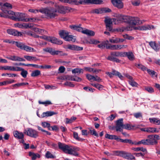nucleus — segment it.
<instances>
[{
    "mask_svg": "<svg viewBox=\"0 0 160 160\" xmlns=\"http://www.w3.org/2000/svg\"><path fill=\"white\" fill-rule=\"evenodd\" d=\"M58 144L59 148L65 153L75 156L78 155V152L79 150V148H78L73 147L71 146L66 145L60 142H58Z\"/></svg>",
    "mask_w": 160,
    "mask_h": 160,
    "instance_id": "1",
    "label": "nucleus"
},
{
    "mask_svg": "<svg viewBox=\"0 0 160 160\" xmlns=\"http://www.w3.org/2000/svg\"><path fill=\"white\" fill-rule=\"evenodd\" d=\"M39 12L44 14L47 18L50 19L54 18L58 15L56 8L52 7L42 8L39 10Z\"/></svg>",
    "mask_w": 160,
    "mask_h": 160,
    "instance_id": "2",
    "label": "nucleus"
},
{
    "mask_svg": "<svg viewBox=\"0 0 160 160\" xmlns=\"http://www.w3.org/2000/svg\"><path fill=\"white\" fill-rule=\"evenodd\" d=\"M24 133L33 138H37L39 136L38 132L31 128H27L24 130Z\"/></svg>",
    "mask_w": 160,
    "mask_h": 160,
    "instance_id": "3",
    "label": "nucleus"
},
{
    "mask_svg": "<svg viewBox=\"0 0 160 160\" xmlns=\"http://www.w3.org/2000/svg\"><path fill=\"white\" fill-rule=\"evenodd\" d=\"M25 14L20 12L15 13L14 16H10L9 18L15 21H25Z\"/></svg>",
    "mask_w": 160,
    "mask_h": 160,
    "instance_id": "4",
    "label": "nucleus"
},
{
    "mask_svg": "<svg viewBox=\"0 0 160 160\" xmlns=\"http://www.w3.org/2000/svg\"><path fill=\"white\" fill-rule=\"evenodd\" d=\"M17 47L27 52H35L36 50L33 48L25 45V43L19 42L17 43Z\"/></svg>",
    "mask_w": 160,
    "mask_h": 160,
    "instance_id": "5",
    "label": "nucleus"
},
{
    "mask_svg": "<svg viewBox=\"0 0 160 160\" xmlns=\"http://www.w3.org/2000/svg\"><path fill=\"white\" fill-rule=\"evenodd\" d=\"M79 1L80 4H101L103 3L102 0H79Z\"/></svg>",
    "mask_w": 160,
    "mask_h": 160,
    "instance_id": "6",
    "label": "nucleus"
},
{
    "mask_svg": "<svg viewBox=\"0 0 160 160\" xmlns=\"http://www.w3.org/2000/svg\"><path fill=\"white\" fill-rule=\"evenodd\" d=\"M104 22L106 24V29L109 31H111L112 29V23L114 18H110L108 17L105 18Z\"/></svg>",
    "mask_w": 160,
    "mask_h": 160,
    "instance_id": "7",
    "label": "nucleus"
},
{
    "mask_svg": "<svg viewBox=\"0 0 160 160\" xmlns=\"http://www.w3.org/2000/svg\"><path fill=\"white\" fill-rule=\"evenodd\" d=\"M128 46L126 45H110L106 46V48L107 49L111 50H118L126 48Z\"/></svg>",
    "mask_w": 160,
    "mask_h": 160,
    "instance_id": "8",
    "label": "nucleus"
},
{
    "mask_svg": "<svg viewBox=\"0 0 160 160\" xmlns=\"http://www.w3.org/2000/svg\"><path fill=\"white\" fill-rule=\"evenodd\" d=\"M122 118H120L116 121V129L117 131L122 132L124 128Z\"/></svg>",
    "mask_w": 160,
    "mask_h": 160,
    "instance_id": "9",
    "label": "nucleus"
},
{
    "mask_svg": "<svg viewBox=\"0 0 160 160\" xmlns=\"http://www.w3.org/2000/svg\"><path fill=\"white\" fill-rule=\"evenodd\" d=\"M113 5L118 9H121L124 7V4L121 0H111Z\"/></svg>",
    "mask_w": 160,
    "mask_h": 160,
    "instance_id": "10",
    "label": "nucleus"
},
{
    "mask_svg": "<svg viewBox=\"0 0 160 160\" xmlns=\"http://www.w3.org/2000/svg\"><path fill=\"white\" fill-rule=\"evenodd\" d=\"M7 32L9 34L14 36H20L22 35V33L21 32L14 29H8L7 30Z\"/></svg>",
    "mask_w": 160,
    "mask_h": 160,
    "instance_id": "11",
    "label": "nucleus"
},
{
    "mask_svg": "<svg viewBox=\"0 0 160 160\" xmlns=\"http://www.w3.org/2000/svg\"><path fill=\"white\" fill-rule=\"evenodd\" d=\"M128 23L132 25H135L139 23V19L138 17H129Z\"/></svg>",
    "mask_w": 160,
    "mask_h": 160,
    "instance_id": "12",
    "label": "nucleus"
},
{
    "mask_svg": "<svg viewBox=\"0 0 160 160\" xmlns=\"http://www.w3.org/2000/svg\"><path fill=\"white\" fill-rule=\"evenodd\" d=\"M68 49L73 51H81L83 49V48L74 45L68 44L66 46Z\"/></svg>",
    "mask_w": 160,
    "mask_h": 160,
    "instance_id": "13",
    "label": "nucleus"
},
{
    "mask_svg": "<svg viewBox=\"0 0 160 160\" xmlns=\"http://www.w3.org/2000/svg\"><path fill=\"white\" fill-rule=\"evenodd\" d=\"M48 41L55 44L61 45L62 43V42L61 40L54 37H49V39H48Z\"/></svg>",
    "mask_w": 160,
    "mask_h": 160,
    "instance_id": "14",
    "label": "nucleus"
},
{
    "mask_svg": "<svg viewBox=\"0 0 160 160\" xmlns=\"http://www.w3.org/2000/svg\"><path fill=\"white\" fill-rule=\"evenodd\" d=\"M123 15L120 14H116L115 17L116 18L113 19V21L115 24H118L119 23L122 22Z\"/></svg>",
    "mask_w": 160,
    "mask_h": 160,
    "instance_id": "15",
    "label": "nucleus"
},
{
    "mask_svg": "<svg viewBox=\"0 0 160 160\" xmlns=\"http://www.w3.org/2000/svg\"><path fill=\"white\" fill-rule=\"evenodd\" d=\"M107 59L110 61L115 62H120V60L119 59L116 58L113 52H111L110 55L109 56Z\"/></svg>",
    "mask_w": 160,
    "mask_h": 160,
    "instance_id": "16",
    "label": "nucleus"
},
{
    "mask_svg": "<svg viewBox=\"0 0 160 160\" xmlns=\"http://www.w3.org/2000/svg\"><path fill=\"white\" fill-rule=\"evenodd\" d=\"M149 45L151 47L156 51L159 50L160 48L158 44L155 42H149Z\"/></svg>",
    "mask_w": 160,
    "mask_h": 160,
    "instance_id": "17",
    "label": "nucleus"
},
{
    "mask_svg": "<svg viewBox=\"0 0 160 160\" xmlns=\"http://www.w3.org/2000/svg\"><path fill=\"white\" fill-rule=\"evenodd\" d=\"M13 133L14 136L19 139H22L24 138V134L22 132H19L18 131H15L13 132Z\"/></svg>",
    "mask_w": 160,
    "mask_h": 160,
    "instance_id": "18",
    "label": "nucleus"
},
{
    "mask_svg": "<svg viewBox=\"0 0 160 160\" xmlns=\"http://www.w3.org/2000/svg\"><path fill=\"white\" fill-rule=\"evenodd\" d=\"M57 112H54L52 111H47L46 112H44L42 113V118L47 117L51 116L57 114Z\"/></svg>",
    "mask_w": 160,
    "mask_h": 160,
    "instance_id": "19",
    "label": "nucleus"
},
{
    "mask_svg": "<svg viewBox=\"0 0 160 160\" xmlns=\"http://www.w3.org/2000/svg\"><path fill=\"white\" fill-rule=\"evenodd\" d=\"M153 28L154 27L153 26H151L149 25H146L142 26H139L138 29L140 30H150L151 28Z\"/></svg>",
    "mask_w": 160,
    "mask_h": 160,
    "instance_id": "20",
    "label": "nucleus"
},
{
    "mask_svg": "<svg viewBox=\"0 0 160 160\" xmlns=\"http://www.w3.org/2000/svg\"><path fill=\"white\" fill-rule=\"evenodd\" d=\"M29 155L31 158L32 160H35L37 158H39L40 157L39 154L30 152H29Z\"/></svg>",
    "mask_w": 160,
    "mask_h": 160,
    "instance_id": "21",
    "label": "nucleus"
},
{
    "mask_svg": "<svg viewBox=\"0 0 160 160\" xmlns=\"http://www.w3.org/2000/svg\"><path fill=\"white\" fill-rule=\"evenodd\" d=\"M82 33L89 36H93L95 34V33L93 31L87 29H83Z\"/></svg>",
    "mask_w": 160,
    "mask_h": 160,
    "instance_id": "22",
    "label": "nucleus"
},
{
    "mask_svg": "<svg viewBox=\"0 0 160 160\" xmlns=\"http://www.w3.org/2000/svg\"><path fill=\"white\" fill-rule=\"evenodd\" d=\"M59 34L60 37L64 39L66 37L68 34H69V32L66 31L62 30L59 31Z\"/></svg>",
    "mask_w": 160,
    "mask_h": 160,
    "instance_id": "23",
    "label": "nucleus"
},
{
    "mask_svg": "<svg viewBox=\"0 0 160 160\" xmlns=\"http://www.w3.org/2000/svg\"><path fill=\"white\" fill-rule=\"evenodd\" d=\"M69 27L72 29L76 30L78 32H82L83 29L82 28L80 27L79 26L75 25H70Z\"/></svg>",
    "mask_w": 160,
    "mask_h": 160,
    "instance_id": "24",
    "label": "nucleus"
},
{
    "mask_svg": "<svg viewBox=\"0 0 160 160\" xmlns=\"http://www.w3.org/2000/svg\"><path fill=\"white\" fill-rule=\"evenodd\" d=\"M149 120L150 122L158 125H160V119L156 118H149Z\"/></svg>",
    "mask_w": 160,
    "mask_h": 160,
    "instance_id": "25",
    "label": "nucleus"
},
{
    "mask_svg": "<svg viewBox=\"0 0 160 160\" xmlns=\"http://www.w3.org/2000/svg\"><path fill=\"white\" fill-rule=\"evenodd\" d=\"M74 36L68 34L66 37L65 38L64 40L66 41H72L73 42H75L76 39L73 38Z\"/></svg>",
    "mask_w": 160,
    "mask_h": 160,
    "instance_id": "26",
    "label": "nucleus"
},
{
    "mask_svg": "<svg viewBox=\"0 0 160 160\" xmlns=\"http://www.w3.org/2000/svg\"><path fill=\"white\" fill-rule=\"evenodd\" d=\"M57 10V13L62 14H65L64 6H59L56 8Z\"/></svg>",
    "mask_w": 160,
    "mask_h": 160,
    "instance_id": "27",
    "label": "nucleus"
},
{
    "mask_svg": "<svg viewBox=\"0 0 160 160\" xmlns=\"http://www.w3.org/2000/svg\"><path fill=\"white\" fill-rule=\"evenodd\" d=\"M126 57L130 61H133L135 59L134 56L132 52H127Z\"/></svg>",
    "mask_w": 160,
    "mask_h": 160,
    "instance_id": "28",
    "label": "nucleus"
},
{
    "mask_svg": "<svg viewBox=\"0 0 160 160\" xmlns=\"http://www.w3.org/2000/svg\"><path fill=\"white\" fill-rule=\"evenodd\" d=\"M24 58L28 61H36L38 60L36 57L31 56H29L25 55L24 56Z\"/></svg>",
    "mask_w": 160,
    "mask_h": 160,
    "instance_id": "29",
    "label": "nucleus"
},
{
    "mask_svg": "<svg viewBox=\"0 0 160 160\" xmlns=\"http://www.w3.org/2000/svg\"><path fill=\"white\" fill-rule=\"evenodd\" d=\"M134 128H137L135 125H132L129 124H126L124 125V128L127 130L133 129Z\"/></svg>",
    "mask_w": 160,
    "mask_h": 160,
    "instance_id": "30",
    "label": "nucleus"
},
{
    "mask_svg": "<svg viewBox=\"0 0 160 160\" xmlns=\"http://www.w3.org/2000/svg\"><path fill=\"white\" fill-rule=\"evenodd\" d=\"M102 8L95 9L92 11V12L93 13L102 14L103 13Z\"/></svg>",
    "mask_w": 160,
    "mask_h": 160,
    "instance_id": "31",
    "label": "nucleus"
},
{
    "mask_svg": "<svg viewBox=\"0 0 160 160\" xmlns=\"http://www.w3.org/2000/svg\"><path fill=\"white\" fill-rule=\"evenodd\" d=\"M77 119V118L75 117H72L70 118H66V124L71 123L75 121Z\"/></svg>",
    "mask_w": 160,
    "mask_h": 160,
    "instance_id": "32",
    "label": "nucleus"
},
{
    "mask_svg": "<svg viewBox=\"0 0 160 160\" xmlns=\"http://www.w3.org/2000/svg\"><path fill=\"white\" fill-rule=\"evenodd\" d=\"M147 145H154L157 144V142L155 140L153 141L152 140L147 139H145Z\"/></svg>",
    "mask_w": 160,
    "mask_h": 160,
    "instance_id": "33",
    "label": "nucleus"
},
{
    "mask_svg": "<svg viewBox=\"0 0 160 160\" xmlns=\"http://www.w3.org/2000/svg\"><path fill=\"white\" fill-rule=\"evenodd\" d=\"M147 70L148 73L152 77H153L154 76H155L156 78L157 77V73L154 71L150 69H147Z\"/></svg>",
    "mask_w": 160,
    "mask_h": 160,
    "instance_id": "34",
    "label": "nucleus"
},
{
    "mask_svg": "<svg viewBox=\"0 0 160 160\" xmlns=\"http://www.w3.org/2000/svg\"><path fill=\"white\" fill-rule=\"evenodd\" d=\"M72 72L73 74L77 73H83V70L81 68H76L72 70Z\"/></svg>",
    "mask_w": 160,
    "mask_h": 160,
    "instance_id": "35",
    "label": "nucleus"
},
{
    "mask_svg": "<svg viewBox=\"0 0 160 160\" xmlns=\"http://www.w3.org/2000/svg\"><path fill=\"white\" fill-rule=\"evenodd\" d=\"M132 4L134 6H138L141 3L140 0H133L131 1Z\"/></svg>",
    "mask_w": 160,
    "mask_h": 160,
    "instance_id": "36",
    "label": "nucleus"
},
{
    "mask_svg": "<svg viewBox=\"0 0 160 160\" xmlns=\"http://www.w3.org/2000/svg\"><path fill=\"white\" fill-rule=\"evenodd\" d=\"M64 8L65 14L66 13L73 12L75 10V9L67 6H64Z\"/></svg>",
    "mask_w": 160,
    "mask_h": 160,
    "instance_id": "37",
    "label": "nucleus"
},
{
    "mask_svg": "<svg viewBox=\"0 0 160 160\" xmlns=\"http://www.w3.org/2000/svg\"><path fill=\"white\" fill-rule=\"evenodd\" d=\"M41 74L40 71L38 70H37L33 71L31 74V76L33 77H35L38 76Z\"/></svg>",
    "mask_w": 160,
    "mask_h": 160,
    "instance_id": "38",
    "label": "nucleus"
},
{
    "mask_svg": "<svg viewBox=\"0 0 160 160\" xmlns=\"http://www.w3.org/2000/svg\"><path fill=\"white\" fill-rule=\"evenodd\" d=\"M135 65L138 68L141 69L143 71H145L147 70V68L144 65L141 64H137L135 63Z\"/></svg>",
    "mask_w": 160,
    "mask_h": 160,
    "instance_id": "39",
    "label": "nucleus"
},
{
    "mask_svg": "<svg viewBox=\"0 0 160 160\" xmlns=\"http://www.w3.org/2000/svg\"><path fill=\"white\" fill-rule=\"evenodd\" d=\"M43 51L44 52H48L53 55L54 50L52 48H47L43 49Z\"/></svg>",
    "mask_w": 160,
    "mask_h": 160,
    "instance_id": "40",
    "label": "nucleus"
},
{
    "mask_svg": "<svg viewBox=\"0 0 160 160\" xmlns=\"http://www.w3.org/2000/svg\"><path fill=\"white\" fill-rule=\"evenodd\" d=\"M28 84V82H22L20 83H18L12 85V86L15 87H19L21 86L24 85H26Z\"/></svg>",
    "mask_w": 160,
    "mask_h": 160,
    "instance_id": "41",
    "label": "nucleus"
},
{
    "mask_svg": "<svg viewBox=\"0 0 160 160\" xmlns=\"http://www.w3.org/2000/svg\"><path fill=\"white\" fill-rule=\"evenodd\" d=\"M3 42L8 43H12V44H15L16 46L17 47V43H19V42H16L13 41H10L9 39H5L3 40Z\"/></svg>",
    "mask_w": 160,
    "mask_h": 160,
    "instance_id": "42",
    "label": "nucleus"
},
{
    "mask_svg": "<svg viewBox=\"0 0 160 160\" xmlns=\"http://www.w3.org/2000/svg\"><path fill=\"white\" fill-rule=\"evenodd\" d=\"M45 156L47 158H54L55 157L50 152L47 151L45 154Z\"/></svg>",
    "mask_w": 160,
    "mask_h": 160,
    "instance_id": "43",
    "label": "nucleus"
},
{
    "mask_svg": "<svg viewBox=\"0 0 160 160\" xmlns=\"http://www.w3.org/2000/svg\"><path fill=\"white\" fill-rule=\"evenodd\" d=\"M38 103L39 104L45 105V106H47L48 105L52 104L51 101L49 100H47L45 102H41L40 101H38Z\"/></svg>",
    "mask_w": 160,
    "mask_h": 160,
    "instance_id": "44",
    "label": "nucleus"
},
{
    "mask_svg": "<svg viewBox=\"0 0 160 160\" xmlns=\"http://www.w3.org/2000/svg\"><path fill=\"white\" fill-rule=\"evenodd\" d=\"M133 150L136 151H142L143 152H145L147 151L146 149L143 148L139 147L137 148H134L133 149Z\"/></svg>",
    "mask_w": 160,
    "mask_h": 160,
    "instance_id": "45",
    "label": "nucleus"
},
{
    "mask_svg": "<svg viewBox=\"0 0 160 160\" xmlns=\"http://www.w3.org/2000/svg\"><path fill=\"white\" fill-rule=\"evenodd\" d=\"M129 16H124L123 15L122 20V22H126L128 23V21L129 18Z\"/></svg>",
    "mask_w": 160,
    "mask_h": 160,
    "instance_id": "46",
    "label": "nucleus"
},
{
    "mask_svg": "<svg viewBox=\"0 0 160 160\" xmlns=\"http://www.w3.org/2000/svg\"><path fill=\"white\" fill-rule=\"evenodd\" d=\"M28 74V71L24 69L22 70L21 72V75L24 78H26L27 77Z\"/></svg>",
    "mask_w": 160,
    "mask_h": 160,
    "instance_id": "47",
    "label": "nucleus"
},
{
    "mask_svg": "<svg viewBox=\"0 0 160 160\" xmlns=\"http://www.w3.org/2000/svg\"><path fill=\"white\" fill-rule=\"evenodd\" d=\"M109 42L113 43H118V38H110L109 39Z\"/></svg>",
    "mask_w": 160,
    "mask_h": 160,
    "instance_id": "48",
    "label": "nucleus"
},
{
    "mask_svg": "<svg viewBox=\"0 0 160 160\" xmlns=\"http://www.w3.org/2000/svg\"><path fill=\"white\" fill-rule=\"evenodd\" d=\"M129 84L132 87H137L138 85V84L132 79L130 80L129 81Z\"/></svg>",
    "mask_w": 160,
    "mask_h": 160,
    "instance_id": "49",
    "label": "nucleus"
},
{
    "mask_svg": "<svg viewBox=\"0 0 160 160\" xmlns=\"http://www.w3.org/2000/svg\"><path fill=\"white\" fill-rule=\"evenodd\" d=\"M89 131L90 133L92 135H94L96 137L98 136V134L94 129H89Z\"/></svg>",
    "mask_w": 160,
    "mask_h": 160,
    "instance_id": "50",
    "label": "nucleus"
},
{
    "mask_svg": "<svg viewBox=\"0 0 160 160\" xmlns=\"http://www.w3.org/2000/svg\"><path fill=\"white\" fill-rule=\"evenodd\" d=\"M3 6L7 8L8 9H11L12 8V5L11 4L8 2L4 3Z\"/></svg>",
    "mask_w": 160,
    "mask_h": 160,
    "instance_id": "51",
    "label": "nucleus"
},
{
    "mask_svg": "<svg viewBox=\"0 0 160 160\" xmlns=\"http://www.w3.org/2000/svg\"><path fill=\"white\" fill-rule=\"evenodd\" d=\"M44 87L46 89H55L56 88V87L55 86H50L48 85H46L45 84L44 85Z\"/></svg>",
    "mask_w": 160,
    "mask_h": 160,
    "instance_id": "52",
    "label": "nucleus"
},
{
    "mask_svg": "<svg viewBox=\"0 0 160 160\" xmlns=\"http://www.w3.org/2000/svg\"><path fill=\"white\" fill-rule=\"evenodd\" d=\"M135 144V145H139L141 144H143L145 145H147V142H146V141L145 139H143L141 140V141H139L138 142H136Z\"/></svg>",
    "mask_w": 160,
    "mask_h": 160,
    "instance_id": "53",
    "label": "nucleus"
},
{
    "mask_svg": "<svg viewBox=\"0 0 160 160\" xmlns=\"http://www.w3.org/2000/svg\"><path fill=\"white\" fill-rule=\"evenodd\" d=\"M145 90L149 93H151L154 92L153 89L151 87H146Z\"/></svg>",
    "mask_w": 160,
    "mask_h": 160,
    "instance_id": "54",
    "label": "nucleus"
},
{
    "mask_svg": "<svg viewBox=\"0 0 160 160\" xmlns=\"http://www.w3.org/2000/svg\"><path fill=\"white\" fill-rule=\"evenodd\" d=\"M64 85L68 86L70 87H73L74 86V85L73 84L72 82H66L64 84Z\"/></svg>",
    "mask_w": 160,
    "mask_h": 160,
    "instance_id": "55",
    "label": "nucleus"
},
{
    "mask_svg": "<svg viewBox=\"0 0 160 160\" xmlns=\"http://www.w3.org/2000/svg\"><path fill=\"white\" fill-rule=\"evenodd\" d=\"M133 116L137 118H142V113L140 112L134 113Z\"/></svg>",
    "mask_w": 160,
    "mask_h": 160,
    "instance_id": "56",
    "label": "nucleus"
},
{
    "mask_svg": "<svg viewBox=\"0 0 160 160\" xmlns=\"http://www.w3.org/2000/svg\"><path fill=\"white\" fill-rule=\"evenodd\" d=\"M83 89L87 91H89L90 92H93L95 91L94 89H92L89 87H84L83 88Z\"/></svg>",
    "mask_w": 160,
    "mask_h": 160,
    "instance_id": "57",
    "label": "nucleus"
},
{
    "mask_svg": "<svg viewBox=\"0 0 160 160\" xmlns=\"http://www.w3.org/2000/svg\"><path fill=\"white\" fill-rule=\"evenodd\" d=\"M73 134L74 138L77 140L78 141H80L81 140V139L78 137V133L75 132H74Z\"/></svg>",
    "mask_w": 160,
    "mask_h": 160,
    "instance_id": "58",
    "label": "nucleus"
},
{
    "mask_svg": "<svg viewBox=\"0 0 160 160\" xmlns=\"http://www.w3.org/2000/svg\"><path fill=\"white\" fill-rule=\"evenodd\" d=\"M14 67L6 66L5 70L14 71Z\"/></svg>",
    "mask_w": 160,
    "mask_h": 160,
    "instance_id": "59",
    "label": "nucleus"
},
{
    "mask_svg": "<svg viewBox=\"0 0 160 160\" xmlns=\"http://www.w3.org/2000/svg\"><path fill=\"white\" fill-rule=\"evenodd\" d=\"M150 133L158 132V130H157L155 128L149 127Z\"/></svg>",
    "mask_w": 160,
    "mask_h": 160,
    "instance_id": "60",
    "label": "nucleus"
},
{
    "mask_svg": "<svg viewBox=\"0 0 160 160\" xmlns=\"http://www.w3.org/2000/svg\"><path fill=\"white\" fill-rule=\"evenodd\" d=\"M42 125L44 128H47L50 127V124L47 122H42Z\"/></svg>",
    "mask_w": 160,
    "mask_h": 160,
    "instance_id": "61",
    "label": "nucleus"
},
{
    "mask_svg": "<svg viewBox=\"0 0 160 160\" xmlns=\"http://www.w3.org/2000/svg\"><path fill=\"white\" fill-rule=\"evenodd\" d=\"M72 80H73V81H76L77 82H79L82 80L81 78L77 76H74V78Z\"/></svg>",
    "mask_w": 160,
    "mask_h": 160,
    "instance_id": "62",
    "label": "nucleus"
},
{
    "mask_svg": "<svg viewBox=\"0 0 160 160\" xmlns=\"http://www.w3.org/2000/svg\"><path fill=\"white\" fill-rule=\"evenodd\" d=\"M135 159V157L133 156L131 153H128V157L127 159L132 160L134 159Z\"/></svg>",
    "mask_w": 160,
    "mask_h": 160,
    "instance_id": "63",
    "label": "nucleus"
},
{
    "mask_svg": "<svg viewBox=\"0 0 160 160\" xmlns=\"http://www.w3.org/2000/svg\"><path fill=\"white\" fill-rule=\"evenodd\" d=\"M86 76L87 78L89 80H90L92 79L93 80V78H94V76L91 75L89 74H87Z\"/></svg>",
    "mask_w": 160,
    "mask_h": 160,
    "instance_id": "64",
    "label": "nucleus"
}]
</instances>
